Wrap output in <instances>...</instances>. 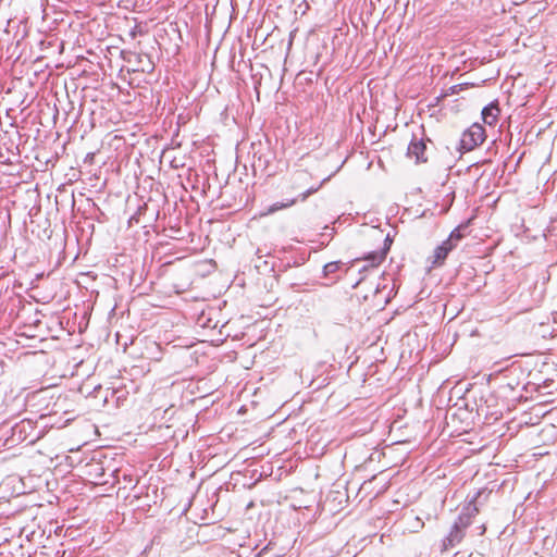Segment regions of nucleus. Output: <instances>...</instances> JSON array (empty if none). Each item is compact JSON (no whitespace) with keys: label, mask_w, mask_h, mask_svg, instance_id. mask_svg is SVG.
Returning a JSON list of instances; mask_svg holds the SVG:
<instances>
[{"label":"nucleus","mask_w":557,"mask_h":557,"mask_svg":"<svg viewBox=\"0 0 557 557\" xmlns=\"http://www.w3.org/2000/svg\"><path fill=\"white\" fill-rule=\"evenodd\" d=\"M485 140V129L482 125L474 123L463 132L460 146L463 150L470 151Z\"/></svg>","instance_id":"obj_2"},{"label":"nucleus","mask_w":557,"mask_h":557,"mask_svg":"<svg viewBox=\"0 0 557 557\" xmlns=\"http://www.w3.org/2000/svg\"><path fill=\"white\" fill-rule=\"evenodd\" d=\"M58 413H59V411H58V410H52V411H50L49 413H41V414L39 416V418H40V419H44V418H47L48 416H55V414H58Z\"/></svg>","instance_id":"obj_12"},{"label":"nucleus","mask_w":557,"mask_h":557,"mask_svg":"<svg viewBox=\"0 0 557 557\" xmlns=\"http://www.w3.org/2000/svg\"><path fill=\"white\" fill-rule=\"evenodd\" d=\"M455 248V244H448L446 240L434 250L433 264H442L448 253Z\"/></svg>","instance_id":"obj_6"},{"label":"nucleus","mask_w":557,"mask_h":557,"mask_svg":"<svg viewBox=\"0 0 557 557\" xmlns=\"http://www.w3.org/2000/svg\"><path fill=\"white\" fill-rule=\"evenodd\" d=\"M499 108L496 103H491L482 110V119L485 124L494 125L497 122Z\"/></svg>","instance_id":"obj_5"},{"label":"nucleus","mask_w":557,"mask_h":557,"mask_svg":"<svg viewBox=\"0 0 557 557\" xmlns=\"http://www.w3.org/2000/svg\"><path fill=\"white\" fill-rule=\"evenodd\" d=\"M465 536V531L460 530L458 527H453L449 534L443 541V548L445 550L456 546L461 542Z\"/></svg>","instance_id":"obj_4"},{"label":"nucleus","mask_w":557,"mask_h":557,"mask_svg":"<svg viewBox=\"0 0 557 557\" xmlns=\"http://www.w3.org/2000/svg\"><path fill=\"white\" fill-rule=\"evenodd\" d=\"M426 144L423 139H417L416 137L410 141L407 156L410 159H414L416 163H424L428 161L425 156Z\"/></svg>","instance_id":"obj_3"},{"label":"nucleus","mask_w":557,"mask_h":557,"mask_svg":"<svg viewBox=\"0 0 557 557\" xmlns=\"http://www.w3.org/2000/svg\"><path fill=\"white\" fill-rule=\"evenodd\" d=\"M342 263L339 261L329 262L323 267V273L325 276L335 274L341 269Z\"/></svg>","instance_id":"obj_9"},{"label":"nucleus","mask_w":557,"mask_h":557,"mask_svg":"<svg viewBox=\"0 0 557 557\" xmlns=\"http://www.w3.org/2000/svg\"><path fill=\"white\" fill-rule=\"evenodd\" d=\"M385 257H386V249H384L382 251L370 252L368 256L364 257V260L370 262V265L372 268H374V267H377L379 264H381L383 262V260L385 259Z\"/></svg>","instance_id":"obj_8"},{"label":"nucleus","mask_w":557,"mask_h":557,"mask_svg":"<svg viewBox=\"0 0 557 557\" xmlns=\"http://www.w3.org/2000/svg\"><path fill=\"white\" fill-rule=\"evenodd\" d=\"M469 512L461 513L458 517V520L455 522V527H458L460 530L465 531L471 524V518L478 512V508L473 507L468 509Z\"/></svg>","instance_id":"obj_7"},{"label":"nucleus","mask_w":557,"mask_h":557,"mask_svg":"<svg viewBox=\"0 0 557 557\" xmlns=\"http://www.w3.org/2000/svg\"><path fill=\"white\" fill-rule=\"evenodd\" d=\"M461 238H462V234H461V232H460V228L458 227V228H455V230L450 233V235H449V237L446 239V242H447L448 244H455V246H456V245H457V243H458Z\"/></svg>","instance_id":"obj_10"},{"label":"nucleus","mask_w":557,"mask_h":557,"mask_svg":"<svg viewBox=\"0 0 557 557\" xmlns=\"http://www.w3.org/2000/svg\"><path fill=\"white\" fill-rule=\"evenodd\" d=\"M311 174L306 170H299L288 176L283 183V194L290 196L283 201H277L269 207L268 213H274L278 210L289 208L298 201L304 202L309 196L317 193L324 184L325 180L317 184H310Z\"/></svg>","instance_id":"obj_1"},{"label":"nucleus","mask_w":557,"mask_h":557,"mask_svg":"<svg viewBox=\"0 0 557 557\" xmlns=\"http://www.w3.org/2000/svg\"><path fill=\"white\" fill-rule=\"evenodd\" d=\"M33 423H34V420H30V419L22 420L21 423L16 424L14 428H20L21 431H24V430H26V426L32 428Z\"/></svg>","instance_id":"obj_11"},{"label":"nucleus","mask_w":557,"mask_h":557,"mask_svg":"<svg viewBox=\"0 0 557 557\" xmlns=\"http://www.w3.org/2000/svg\"><path fill=\"white\" fill-rule=\"evenodd\" d=\"M42 436V432H39L38 434L30 437L29 442L34 443L35 441L39 440Z\"/></svg>","instance_id":"obj_13"}]
</instances>
